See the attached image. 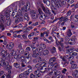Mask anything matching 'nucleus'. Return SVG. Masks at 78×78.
I'll return each instance as SVG.
<instances>
[{"label": "nucleus", "mask_w": 78, "mask_h": 78, "mask_svg": "<svg viewBox=\"0 0 78 78\" xmlns=\"http://www.w3.org/2000/svg\"><path fill=\"white\" fill-rule=\"evenodd\" d=\"M40 47H39L37 49H36L33 52L32 56L33 57H38L40 56V53L37 52V51L41 52L43 49H45L46 48L45 45L44 44H41L40 45Z\"/></svg>", "instance_id": "nucleus-1"}, {"label": "nucleus", "mask_w": 78, "mask_h": 78, "mask_svg": "<svg viewBox=\"0 0 78 78\" xmlns=\"http://www.w3.org/2000/svg\"><path fill=\"white\" fill-rule=\"evenodd\" d=\"M6 22L5 21V17L4 16L1 14L0 16V28L3 30L4 28V25L3 23H5Z\"/></svg>", "instance_id": "nucleus-2"}, {"label": "nucleus", "mask_w": 78, "mask_h": 78, "mask_svg": "<svg viewBox=\"0 0 78 78\" xmlns=\"http://www.w3.org/2000/svg\"><path fill=\"white\" fill-rule=\"evenodd\" d=\"M40 6H41L43 11L45 13L48 14L49 16H51V15H50V14H51L50 10H49L47 8L46 10H45V8L44 7V5L42 4H40Z\"/></svg>", "instance_id": "nucleus-3"}, {"label": "nucleus", "mask_w": 78, "mask_h": 78, "mask_svg": "<svg viewBox=\"0 0 78 78\" xmlns=\"http://www.w3.org/2000/svg\"><path fill=\"white\" fill-rule=\"evenodd\" d=\"M1 55L3 58L5 57L8 58L9 57V54L7 52V51H5L2 50L1 51Z\"/></svg>", "instance_id": "nucleus-4"}, {"label": "nucleus", "mask_w": 78, "mask_h": 78, "mask_svg": "<svg viewBox=\"0 0 78 78\" xmlns=\"http://www.w3.org/2000/svg\"><path fill=\"white\" fill-rule=\"evenodd\" d=\"M18 13H17L16 15L15 14L13 15V18H15L16 16L17 17H20L21 18V20H23V13H22V12L21 11V10L19 9L18 10Z\"/></svg>", "instance_id": "nucleus-5"}, {"label": "nucleus", "mask_w": 78, "mask_h": 78, "mask_svg": "<svg viewBox=\"0 0 78 78\" xmlns=\"http://www.w3.org/2000/svg\"><path fill=\"white\" fill-rule=\"evenodd\" d=\"M71 39H70L69 41H71V42H68L70 45H74L75 43V41L76 40V37L75 36H73Z\"/></svg>", "instance_id": "nucleus-6"}, {"label": "nucleus", "mask_w": 78, "mask_h": 78, "mask_svg": "<svg viewBox=\"0 0 78 78\" xmlns=\"http://www.w3.org/2000/svg\"><path fill=\"white\" fill-rule=\"evenodd\" d=\"M30 13L31 17L32 19H37V18L38 17L37 14H36V13L34 11L32 10V11Z\"/></svg>", "instance_id": "nucleus-7"}, {"label": "nucleus", "mask_w": 78, "mask_h": 78, "mask_svg": "<svg viewBox=\"0 0 78 78\" xmlns=\"http://www.w3.org/2000/svg\"><path fill=\"white\" fill-rule=\"evenodd\" d=\"M42 69L40 68L39 69V68L37 69L34 71V73L35 75H37V77H39L41 75V72L40 71Z\"/></svg>", "instance_id": "nucleus-8"}, {"label": "nucleus", "mask_w": 78, "mask_h": 78, "mask_svg": "<svg viewBox=\"0 0 78 78\" xmlns=\"http://www.w3.org/2000/svg\"><path fill=\"white\" fill-rule=\"evenodd\" d=\"M5 11V16L6 17V20H9V14L8 13V12H9V9H6Z\"/></svg>", "instance_id": "nucleus-9"}, {"label": "nucleus", "mask_w": 78, "mask_h": 78, "mask_svg": "<svg viewBox=\"0 0 78 78\" xmlns=\"http://www.w3.org/2000/svg\"><path fill=\"white\" fill-rule=\"evenodd\" d=\"M60 58L62 59L63 61H66V58H67V59H71L72 57L70 56V55H68L66 56H61Z\"/></svg>", "instance_id": "nucleus-10"}, {"label": "nucleus", "mask_w": 78, "mask_h": 78, "mask_svg": "<svg viewBox=\"0 0 78 78\" xmlns=\"http://www.w3.org/2000/svg\"><path fill=\"white\" fill-rule=\"evenodd\" d=\"M54 73V75H57L58 73H60V72L59 71H58L56 69H54L51 72H50L49 73V75H51Z\"/></svg>", "instance_id": "nucleus-11"}, {"label": "nucleus", "mask_w": 78, "mask_h": 78, "mask_svg": "<svg viewBox=\"0 0 78 78\" xmlns=\"http://www.w3.org/2000/svg\"><path fill=\"white\" fill-rule=\"evenodd\" d=\"M16 18L15 19V23H19L20 21H22L23 20H23H22V18L20 17V16L17 17L16 16Z\"/></svg>", "instance_id": "nucleus-12"}, {"label": "nucleus", "mask_w": 78, "mask_h": 78, "mask_svg": "<svg viewBox=\"0 0 78 78\" xmlns=\"http://www.w3.org/2000/svg\"><path fill=\"white\" fill-rule=\"evenodd\" d=\"M59 67H60V65H59V64L55 63L54 64L52 67H51V68H52V69L55 70L56 68H59Z\"/></svg>", "instance_id": "nucleus-13"}, {"label": "nucleus", "mask_w": 78, "mask_h": 78, "mask_svg": "<svg viewBox=\"0 0 78 78\" xmlns=\"http://www.w3.org/2000/svg\"><path fill=\"white\" fill-rule=\"evenodd\" d=\"M73 76H74L76 78L78 77V71L77 70H76L73 73Z\"/></svg>", "instance_id": "nucleus-14"}, {"label": "nucleus", "mask_w": 78, "mask_h": 78, "mask_svg": "<svg viewBox=\"0 0 78 78\" xmlns=\"http://www.w3.org/2000/svg\"><path fill=\"white\" fill-rule=\"evenodd\" d=\"M19 53V51L17 50V51L14 53L15 56L14 57L15 59H16L17 60L19 59V57L17 56L18 55V53Z\"/></svg>", "instance_id": "nucleus-15"}, {"label": "nucleus", "mask_w": 78, "mask_h": 78, "mask_svg": "<svg viewBox=\"0 0 78 78\" xmlns=\"http://www.w3.org/2000/svg\"><path fill=\"white\" fill-rule=\"evenodd\" d=\"M67 34L69 37H70L72 35V33L71 32V30L70 29H68L67 32Z\"/></svg>", "instance_id": "nucleus-16"}, {"label": "nucleus", "mask_w": 78, "mask_h": 78, "mask_svg": "<svg viewBox=\"0 0 78 78\" xmlns=\"http://www.w3.org/2000/svg\"><path fill=\"white\" fill-rule=\"evenodd\" d=\"M9 67L7 66L6 67V70H8V72L9 73H11V69H12V67L10 66L9 65Z\"/></svg>", "instance_id": "nucleus-17"}, {"label": "nucleus", "mask_w": 78, "mask_h": 78, "mask_svg": "<svg viewBox=\"0 0 78 78\" xmlns=\"http://www.w3.org/2000/svg\"><path fill=\"white\" fill-rule=\"evenodd\" d=\"M61 6H62L59 3V2H57L56 3H55V8H59Z\"/></svg>", "instance_id": "nucleus-18"}, {"label": "nucleus", "mask_w": 78, "mask_h": 78, "mask_svg": "<svg viewBox=\"0 0 78 78\" xmlns=\"http://www.w3.org/2000/svg\"><path fill=\"white\" fill-rule=\"evenodd\" d=\"M24 17L25 20H27V21L29 20V17H28V14H27V13H25L24 14Z\"/></svg>", "instance_id": "nucleus-19"}, {"label": "nucleus", "mask_w": 78, "mask_h": 78, "mask_svg": "<svg viewBox=\"0 0 78 78\" xmlns=\"http://www.w3.org/2000/svg\"><path fill=\"white\" fill-rule=\"evenodd\" d=\"M49 53V52L47 50L44 51L43 52V54L44 55H47Z\"/></svg>", "instance_id": "nucleus-20"}, {"label": "nucleus", "mask_w": 78, "mask_h": 78, "mask_svg": "<svg viewBox=\"0 0 78 78\" xmlns=\"http://www.w3.org/2000/svg\"><path fill=\"white\" fill-rule=\"evenodd\" d=\"M42 66V64H41V63H37V64L35 66V67L36 68H37V67H38V69H40V68H39V67H41V66Z\"/></svg>", "instance_id": "nucleus-21"}, {"label": "nucleus", "mask_w": 78, "mask_h": 78, "mask_svg": "<svg viewBox=\"0 0 78 78\" xmlns=\"http://www.w3.org/2000/svg\"><path fill=\"white\" fill-rule=\"evenodd\" d=\"M14 43H11L9 46V48L11 49L12 48H13V47H14Z\"/></svg>", "instance_id": "nucleus-22"}, {"label": "nucleus", "mask_w": 78, "mask_h": 78, "mask_svg": "<svg viewBox=\"0 0 78 78\" xmlns=\"http://www.w3.org/2000/svg\"><path fill=\"white\" fill-rule=\"evenodd\" d=\"M21 10L22 11H27V10H28L27 6H26V5H24V7H22L21 8Z\"/></svg>", "instance_id": "nucleus-23"}, {"label": "nucleus", "mask_w": 78, "mask_h": 78, "mask_svg": "<svg viewBox=\"0 0 78 78\" xmlns=\"http://www.w3.org/2000/svg\"><path fill=\"white\" fill-rule=\"evenodd\" d=\"M76 67H77V65L75 63V64H74L73 65H72L71 66V68L72 69H75L76 68Z\"/></svg>", "instance_id": "nucleus-24"}, {"label": "nucleus", "mask_w": 78, "mask_h": 78, "mask_svg": "<svg viewBox=\"0 0 78 78\" xmlns=\"http://www.w3.org/2000/svg\"><path fill=\"white\" fill-rule=\"evenodd\" d=\"M50 61H51V63L52 64V63H53V62L52 61H53V62H55V61H56V58L55 57L52 58L50 59Z\"/></svg>", "instance_id": "nucleus-25"}, {"label": "nucleus", "mask_w": 78, "mask_h": 78, "mask_svg": "<svg viewBox=\"0 0 78 78\" xmlns=\"http://www.w3.org/2000/svg\"><path fill=\"white\" fill-rule=\"evenodd\" d=\"M51 52L52 53H53L56 52V48L55 47H53L51 50Z\"/></svg>", "instance_id": "nucleus-26"}, {"label": "nucleus", "mask_w": 78, "mask_h": 78, "mask_svg": "<svg viewBox=\"0 0 78 78\" xmlns=\"http://www.w3.org/2000/svg\"><path fill=\"white\" fill-rule=\"evenodd\" d=\"M38 11L39 14H44V13H43V12H42V9H41L40 8L38 9Z\"/></svg>", "instance_id": "nucleus-27"}, {"label": "nucleus", "mask_w": 78, "mask_h": 78, "mask_svg": "<svg viewBox=\"0 0 78 78\" xmlns=\"http://www.w3.org/2000/svg\"><path fill=\"white\" fill-rule=\"evenodd\" d=\"M46 17H45V14L43 15V16L42 15H41L40 16V19L41 20H42V19H45Z\"/></svg>", "instance_id": "nucleus-28"}, {"label": "nucleus", "mask_w": 78, "mask_h": 78, "mask_svg": "<svg viewBox=\"0 0 78 78\" xmlns=\"http://www.w3.org/2000/svg\"><path fill=\"white\" fill-rule=\"evenodd\" d=\"M43 2L44 3H46L47 5H50V2L48 1H47V0H43Z\"/></svg>", "instance_id": "nucleus-29"}, {"label": "nucleus", "mask_w": 78, "mask_h": 78, "mask_svg": "<svg viewBox=\"0 0 78 78\" xmlns=\"http://www.w3.org/2000/svg\"><path fill=\"white\" fill-rule=\"evenodd\" d=\"M40 63H42V64H44L45 62V60L43 59H40L38 61Z\"/></svg>", "instance_id": "nucleus-30"}, {"label": "nucleus", "mask_w": 78, "mask_h": 78, "mask_svg": "<svg viewBox=\"0 0 78 78\" xmlns=\"http://www.w3.org/2000/svg\"><path fill=\"white\" fill-rule=\"evenodd\" d=\"M56 75H55V76H54V78H63L64 77H63V76L62 75H61L59 76H56Z\"/></svg>", "instance_id": "nucleus-31"}, {"label": "nucleus", "mask_w": 78, "mask_h": 78, "mask_svg": "<svg viewBox=\"0 0 78 78\" xmlns=\"http://www.w3.org/2000/svg\"><path fill=\"white\" fill-rule=\"evenodd\" d=\"M71 27L72 28H75H75H76V26H75V24H74L73 23H71Z\"/></svg>", "instance_id": "nucleus-32"}, {"label": "nucleus", "mask_w": 78, "mask_h": 78, "mask_svg": "<svg viewBox=\"0 0 78 78\" xmlns=\"http://www.w3.org/2000/svg\"><path fill=\"white\" fill-rule=\"evenodd\" d=\"M14 66L16 68H19L20 66L17 63H16L14 64Z\"/></svg>", "instance_id": "nucleus-33"}, {"label": "nucleus", "mask_w": 78, "mask_h": 78, "mask_svg": "<svg viewBox=\"0 0 78 78\" xmlns=\"http://www.w3.org/2000/svg\"><path fill=\"white\" fill-rule=\"evenodd\" d=\"M27 6L28 8V9H29V8L30 7V3L29 2H28L26 3Z\"/></svg>", "instance_id": "nucleus-34"}, {"label": "nucleus", "mask_w": 78, "mask_h": 78, "mask_svg": "<svg viewBox=\"0 0 78 78\" xmlns=\"http://www.w3.org/2000/svg\"><path fill=\"white\" fill-rule=\"evenodd\" d=\"M27 26H28V24H25L24 25V27H23V28H22V30H27Z\"/></svg>", "instance_id": "nucleus-35"}, {"label": "nucleus", "mask_w": 78, "mask_h": 78, "mask_svg": "<svg viewBox=\"0 0 78 78\" xmlns=\"http://www.w3.org/2000/svg\"><path fill=\"white\" fill-rule=\"evenodd\" d=\"M66 72H67V69L65 68L63 69V70L62 71V72L64 74H65L66 73Z\"/></svg>", "instance_id": "nucleus-36"}, {"label": "nucleus", "mask_w": 78, "mask_h": 78, "mask_svg": "<svg viewBox=\"0 0 78 78\" xmlns=\"http://www.w3.org/2000/svg\"><path fill=\"white\" fill-rule=\"evenodd\" d=\"M38 39H39V37H34V39L33 40V41H34V42H35L36 41H37V40H38Z\"/></svg>", "instance_id": "nucleus-37"}, {"label": "nucleus", "mask_w": 78, "mask_h": 78, "mask_svg": "<svg viewBox=\"0 0 78 78\" xmlns=\"http://www.w3.org/2000/svg\"><path fill=\"white\" fill-rule=\"evenodd\" d=\"M72 55L73 56H75L77 55V53L75 52H72Z\"/></svg>", "instance_id": "nucleus-38"}, {"label": "nucleus", "mask_w": 78, "mask_h": 78, "mask_svg": "<svg viewBox=\"0 0 78 78\" xmlns=\"http://www.w3.org/2000/svg\"><path fill=\"white\" fill-rule=\"evenodd\" d=\"M30 73L28 71H26L24 72V74L25 75H28Z\"/></svg>", "instance_id": "nucleus-39"}, {"label": "nucleus", "mask_w": 78, "mask_h": 78, "mask_svg": "<svg viewBox=\"0 0 78 78\" xmlns=\"http://www.w3.org/2000/svg\"><path fill=\"white\" fill-rule=\"evenodd\" d=\"M70 63L71 64H72V65H73V64H76V62L73 61L71 60L70 61Z\"/></svg>", "instance_id": "nucleus-40"}, {"label": "nucleus", "mask_w": 78, "mask_h": 78, "mask_svg": "<svg viewBox=\"0 0 78 78\" xmlns=\"http://www.w3.org/2000/svg\"><path fill=\"white\" fill-rule=\"evenodd\" d=\"M9 63L8 62H7L5 63V62H4L2 63V65L3 66H6V65H8V64Z\"/></svg>", "instance_id": "nucleus-41"}, {"label": "nucleus", "mask_w": 78, "mask_h": 78, "mask_svg": "<svg viewBox=\"0 0 78 78\" xmlns=\"http://www.w3.org/2000/svg\"><path fill=\"white\" fill-rule=\"evenodd\" d=\"M66 51V53L69 54V53H72V52L71 51H70V49L67 50Z\"/></svg>", "instance_id": "nucleus-42"}, {"label": "nucleus", "mask_w": 78, "mask_h": 78, "mask_svg": "<svg viewBox=\"0 0 78 78\" xmlns=\"http://www.w3.org/2000/svg\"><path fill=\"white\" fill-rule=\"evenodd\" d=\"M60 21L61 22L62 21H64V17H62L59 19Z\"/></svg>", "instance_id": "nucleus-43"}, {"label": "nucleus", "mask_w": 78, "mask_h": 78, "mask_svg": "<svg viewBox=\"0 0 78 78\" xmlns=\"http://www.w3.org/2000/svg\"><path fill=\"white\" fill-rule=\"evenodd\" d=\"M23 31H24L23 30H20L19 31H16V33H19V34L20 33V32H23Z\"/></svg>", "instance_id": "nucleus-44"}, {"label": "nucleus", "mask_w": 78, "mask_h": 78, "mask_svg": "<svg viewBox=\"0 0 78 78\" xmlns=\"http://www.w3.org/2000/svg\"><path fill=\"white\" fill-rule=\"evenodd\" d=\"M4 73V71L3 70H2L0 72V76H2L3 74Z\"/></svg>", "instance_id": "nucleus-45"}, {"label": "nucleus", "mask_w": 78, "mask_h": 78, "mask_svg": "<svg viewBox=\"0 0 78 78\" xmlns=\"http://www.w3.org/2000/svg\"><path fill=\"white\" fill-rule=\"evenodd\" d=\"M6 9H8L9 11V12H11V11H13V9H12V8L11 7L9 9H8V8H6Z\"/></svg>", "instance_id": "nucleus-46"}, {"label": "nucleus", "mask_w": 78, "mask_h": 78, "mask_svg": "<svg viewBox=\"0 0 78 78\" xmlns=\"http://www.w3.org/2000/svg\"><path fill=\"white\" fill-rule=\"evenodd\" d=\"M41 37H44V33H41L40 34Z\"/></svg>", "instance_id": "nucleus-47"}, {"label": "nucleus", "mask_w": 78, "mask_h": 78, "mask_svg": "<svg viewBox=\"0 0 78 78\" xmlns=\"http://www.w3.org/2000/svg\"><path fill=\"white\" fill-rule=\"evenodd\" d=\"M71 12L70 11H69L67 12V16H69V15H70L71 14Z\"/></svg>", "instance_id": "nucleus-48"}, {"label": "nucleus", "mask_w": 78, "mask_h": 78, "mask_svg": "<svg viewBox=\"0 0 78 78\" xmlns=\"http://www.w3.org/2000/svg\"><path fill=\"white\" fill-rule=\"evenodd\" d=\"M22 37H23V39H27V36H26L25 34L23 35Z\"/></svg>", "instance_id": "nucleus-49"}, {"label": "nucleus", "mask_w": 78, "mask_h": 78, "mask_svg": "<svg viewBox=\"0 0 78 78\" xmlns=\"http://www.w3.org/2000/svg\"><path fill=\"white\" fill-rule=\"evenodd\" d=\"M68 20V19L66 17L64 18V22H66Z\"/></svg>", "instance_id": "nucleus-50"}, {"label": "nucleus", "mask_w": 78, "mask_h": 78, "mask_svg": "<svg viewBox=\"0 0 78 78\" xmlns=\"http://www.w3.org/2000/svg\"><path fill=\"white\" fill-rule=\"evenodd\" d=\"M48 39H49V40H51V41H53V38H52V37L51 36L49 37Z\"/></svg>", "instance_id": "nucleus-51"}, {"label": "nucleus", "mask_w": 78, "mask_h": 78, "mask_svg": "<svg viewBox=\"0 0 78 78\" xmlns=\"http://www.w3.org/2000/svg\"><path fill=\"white\" fill-rule=\"evenodd\" d=\"M35 76L34 75H33V74H31L30 75V77L31 78H34Z\"/></svg>", "instance_id": "nucleus-52"}, {"label": "nucleus", "mask_w": 78, "mask_h": 78, "mask_svg": "<svg viewBox=\"0 0 78 78\" xmlns=\"http://www.w3.org/2000/svg\"><path fill=\"white\" fill-rule=\"evenodd\" d=\"M22 76H24V73H21L20 75V78H22Z\"/></svg>", "instance_id": "nucleus-53"}, {"label": "nucleus", "mask_w": 78, "mask_h": 78, "mask_svg": "<svg viewBox=\"0 0 78 78\" xmlns=\"http://www.w3.org/2000/svg\"><path fill=\"white\" fill-rule=\"evenodd\" d=\"M33 70V69L32 68H30L28 69V72L30 73V72H31Z\"/></svg>", "instance_id": "nucleus-54"}, {"label": "nucleus", "mask_w": 78, "mask_h": 78, "mask_svg": "<svg viewBox=\"0 0 78 78\" xmlns=\"http://www.w3.org/2000/svg\"><path fill=\"white\" fill-rule=\"evenodd\" d=\"M21 37V35H18L17 36V37H18V38H20V39H22V38Z\"/></svg>", "instance_id": "nucleus-55"}, {"label": "nucleus", "mask_w": 78, "mask_h": 78, "mask_svg": "<svg viewBox=\"0 0 78 78\" xmlns=\"http://www.w3.org/2000/svg\"><path fill=\"white\" fill-rule=\"evenodd\" d=\"M26 50H28V51H30V50H31V48H30V47H27L26 48Z\"/></svg>", "instance_id": "nucleus-56"}, {"label": "nucleus", "mask_w": 78, "mask_h": 78, "mask_svg": "<svg viewBox=\"0 0 78 78\" xmlns=\"http://www.w3.org/2000/svg\"><path fill=\"white\" fill-rule=\"evenodd\" d=\"M22 27V25L21 24H20L18 25V28H20Z\"/></svg>", "instance_id": "nucleus-57"}, {"label": "nucleus", "mask_w": 78, "mask_h": 78, "mask_svg": "<svg viewBox=\"0 0 78 78\" xmlns=\"http://www.w3.org/2000/svg\"><path fill=\"white\" fill-rule=\"evenodd\" d=\"M49 33L48 32V30L47 32H46V37L48 36Z\"/></svg>", "instance_id": "nucleus-58"}, {"label": "nucleus", "mask_w": 78, "mask_h": 78, "mask_svg": "<svg viewBox=\"0 0 78 78\" xmlns=\"http://www.w3.org/2000/svg\"><path fill=\"white\" fill-rule=\"evenodd\" d=\"M30 31V29H27L25 30V32H26V33H28V32H29Z\"/></svg>", "instance_id": "nucleus-59"}, {"label": "nucleus", "mask_w": 78, "mask_h": 78, "mask_svg": "<svg viewBox=\"0 0 78 78\" xmlns=\"http://www.w3.org/2000/svg\"><path fill=\"white\" fill-rule=\"evenodd\" d=\"M29 39H32V36L30 34L28 36Z\"/></svg>", "instance_id": "nucleus-60"}, {"label": "nucleus", "mask_w": 78, "mask_h": 78, "mask_svg": "<svg viewBox=\"0 0 78 78\" xmlns=\"http://www.w3.org/2000/svg\"><path fill=\"white\" fill-rule=\"evenodd\" d=\"M35 34V32H33L32 33H31L30 34L31 36H34V34Z\"/></svg>", "instance_id": "nucleus-61"}, {"label": "nucleus", "mask_w": 78, "mask_h": 78, "mask_svg": "<svg viewBox=\"0 0 78 78\" xmlns=\"http://www.w3.org/2000/svg\"><path fill=\"white\" fill-rule=\"evenodd\" d=\"M60 42H63L64 41V39L62 38H60Z\"/></svg>", "instance_id": "nucleus-62"}, {"label": "nucleus", "mask_w": 78, "mask_h": 78, "mask_svg": "<svg viewBox=\"0 0 78 78\" xmlns=\"http://www.w3.org/2000/svg\"><path fill=\"white\" fill-rule=\"evenodd\" d=\"M69 50H70V51H71V52H72V51H73L74 50H75V49H74V48H72L70 49H69Z\"/></svg>", "instance_id": "nucleus-63"}, {"label": "nucleus", "mask_w": 78, "mask_h": 78, "mask_svg": "<svg viewBox=\"0 0 78 78\" xmlns=\"http://www.w3.org/2000/svg\"><path fill=\"white\" fill-rule=\"evenodd\" d=\"M6 76L5 75H3L2 76H1V78H5Z\"/></svg>", "instance_id": "nucleus-64"}]
</instances>
